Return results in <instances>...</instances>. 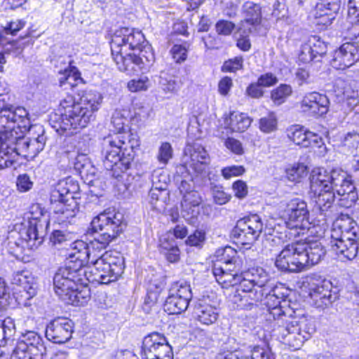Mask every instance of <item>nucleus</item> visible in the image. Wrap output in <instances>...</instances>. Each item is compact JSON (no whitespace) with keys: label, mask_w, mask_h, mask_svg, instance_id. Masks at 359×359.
<instances>
[{"label":"nucleus","mask_w":359,"mask_h":359,"mask_svg":"<svg viewBox=\"0 0 359 359\" xmlns=\"http://www.w3.org/2000/svg\"><path fill=\"white\" fill-rule=\"evenodd\" d=\"M310 189L322 211L327 210L339 198V205L350 207L357 194L351 177L341 168H315L310 176Z\"/></svg>","instance_id":"1"},{"label":"nucleus","mask_w":359,"mask_h":359,"mask_svg":"<svg viewBox=\"0 0 359 359\" xmlns=\"http://www.w3.org/2000/svg\"><path fill=\"white\" fill-rule=\"evenodd\" d=\"M326 250L318 241H297L287 244L276 259L280 271L298 273L306 271L324 259Z\"/></svg>","instance_id":"2"},{"label":"nucleus","mask_w":359,"mask_h":359,"mask_svg":"<svg viewBox=\"0 0 359 359\" xmlns=\"http://www.w3.org/2000/svg\"><path fill=\"white\" fill-rule=\"evenodd\" d=\"M127 139L123 134H114L102 141L101 155L103 165L114 178L120 177L122 173L130 169L134 159L133 147L126 142Z\"/></svg>","instance_id":"3"},{"label":"nucleus","mask_w":359,"mask_h":359,"mask_svg":"<svg viewBox=\"0 0 359 359\" xmlns=\"http://www.w3.org/2000/svg\"><path fill=\"white\" fill-rule=\"evenodd\" d=\"M100 249H90L88 264L94 268L90 275L92 281L108 284L116 281L125 269L123 256L117 251H107L100 255Z\"/></svg>","instance_id":"4"},{"label":"nucleus","mask_w":359,"mask_h":359,"mask_svg":"<svg viewBox=\"0 0 359 359\" xmlns=\"http://www.w3.org/2000/svg\"><path fill=\"white\" fill-rule=\"evenodd\" d=\"M126 227L124 216L120 212L104 211L95 217L88 231L96 233L90 249H105L121 233Z\"/></svg>","instance_id":"5"},{"label":"nucleus","mask_w":359,"mask_h":359,"mask_svg":"<svg viewBox=\"0 0 359 359\" xmlns=\"http://www.w3.org/2000/svg\"><path fill=\"white\" fill-rule=\"evenodd\" d=\"M287 217L285 222L286 227L294 236L303 235L310 227L309 222V212L306 203L302 198L293 197L285 198L279 204Z\"/></svg>","instance_id":"6"},{"label":"nucleus","mask_w":359,"mask_h":359,"mask_svg":"<svg viewBox=\"0 0 359 359\" xmlns=\"http://www.w3.org/2000/svg\"><path fill=\"white\" fill-rule=\"evenodd\" d=\"M89 279L86 276V269L82 266L81 261L79 264L69 262L65 266L58 269L55 273L53 278L54 290L60 299L66 298L67 294Z\"/></svg>","instance_id":"7"},{"label":"nucleus","mask_w":359,"mask_h":359,"mask_svg":"<svg viewBox=\"0 0 359 359\" xmlns=\"http://www.w3.org/2000/svg\"><path fill=\"white\" fill-rule=\"evenodd\" d=\"M46 354V348L41 336L34 331H26L18 338L11 359H32Z\"/></svg>","instance_id":"8"},{"label":"nucleus","mask_w":359,"mask_h":359,"mask_svg":"<svg viewBox=\"0 0 359 359\" xmlns=\"http://www.w3.org/2000/svg\"><path fill=\"white\" fill-rule=\"evenodd\" d=\"M78 190V184H69L67 182H62L58 184V187L52 191L50 203L54 208V212L61 215V220L75 216V212L71 206L72 203H75L74 194L76 193Z\"/></svg>","instance_id":"9"},{"label":"nucleus","mask_w":359,"mask_h":359,"mask_svg":"<svg viewBox=\"0 0 359 359\" xmlns=\"http://www.w3.org/2000/svg\"><path fill=\"white\" fill-rule=\"evenodd\" d=\"M145 41L144 36L141 31L121 27L116 30L111 37V55L126 53L130 50L135 52L137 48H141Z\"/></svg>","instance_id":"10"},{"label":"nucleus","mask_w":359,"mask_h":359,"mask_svg":"<svg viewBox=\"0 0 359 359\" xmlns=\"http://www.w3.org/2000/svg\"><path fill=\"white\" fill-rule=\"evenodd\" d=\"M263 230V222L257 215H252L237 222L231 232L236 243L250 245L259 237Z\"/></svg>","instance_id":"11"},{"label":"nucleus","mask_w":359,"mask_h":359,"mask_svg":"<svg viewBox=\"0 0 359 359\" xmlns=\"http://www.w3.org/2000/svg\"><path fill=\"white\" fill-rule=\"evenodd\" d=\"M192 298L190 285L184 283H175L169 290L164 304V310L168 314H180L185 311Z\"/></svg>","instance_id":"12"},{"label":"nucleus","mask_w":359,"mask_h":359,"mask_svg":"<svg viewBox=\"0 0 359 359\" xmlns=\"http://www.w3.org/2000/svg\"><path fill=\"white\" fill-rule=\"evenodd\" d=\"M266 292H263V298L265 297V304L269 309V316L276 322L278 319L291 318L295 311L287 305L284 299V295L278 292V288L272 285L266 288Z\"/></svg>","instance_id":"13"},{"label":"nucleus","mask_w":359,"mask_h":359,"mask_svg":"<svg viewBox=\"0 0 359 359\" xmlns=\"http://www.w3.org/2000/svg\"><path fill=\"white\" fill-rule=\"evenodd\" d=\"M95 118L92 110L77 103L60 116V128L63 130L86 128Z\"/></svg>","instance_id":"14"},{"label":"nucleus","mask_w":359,"mask_h":359,"mask_svg":"<svg viewBox=\"0 0 359 359\" xmlns=\"http://www.w3.org/2000/svg\"><path fill=\"white\" fill-rule=\"evenodd\" d=\"M330 101L325 94L316 91L306 93L299 102V108L304 114L318 118L327 114Z\"/></svg>","instance_id":"15"},{"label":"nucleus","mask_w":359,"mask_h":359,"mask_svg":"<svg viewBox=\"0 0 359 359\" xmlns=\"http://www.w3.org/2000/svg\"><path fill=\"white\" fill-rule=\"evenodd\" d=\"M142 353L144 358L173 355L171 346L165 337L158 332H152L144 338Z\"/></svg>","instance_id":"16"},{"label":"nucleus","mask_w":359,"mask_h":359,"mask_svg":"<svg viewBox=\"0 0 359 359\" xmlns=\"http://www.w3.org/2000/svg\"><path fill=\"white\" fill-rule=\"evenodd\" d=\"M266 290H258L244 273L232 301L238 304V307L243 308L247 304H253L254 302L262 301L263 299V292H266Z\"/></svg>","instance_id":"17"},{"label":"nucleus","mask_w":359,"mask_h":359,"mask_svg":"<svg viewBox=\"0 0 359 359\" xmlns=\"http://www.w3.org/2000/svg\"><path fill=\"white\" fill-rule=\"evenodd\" d=\"M339 231L330 233V245L338 258L344 262L353 259L358 253V238L347 236L346 238H339Z\"/></svg>","instance_id":"18"},{"label":"nucleus","mask_w":359,"mask_h":359,"mask_svg":"<svg viewBox=\"0 0 359 359\" xmlns=\"http://www.w3.org/2000/svg\"><path fill=\"white\" fill-rule=\"evenodd\" d=\"M274 326V332L278 337L283 344L293 349H299L304 343V337L298 330H295V327L292 322H290V318L278 319Z\"/></svg>","instance_id":"19"},{"label":"nucleus","mask_w":359,"mask_h":359,"mask_svg":"<svg viewBox=\"0 0 359 359\" xmlns=\"http://www.w3.org/2000/svg\"><path fill=\"white\" fill-rule=\"evenodd\" d=\"M73 325V322L69 319L62 318L55 319L47 325L46 337L53 343H65L72 338Z\"/></svg>","instance_id":"20"},{"label":"nucleus","mask_w":359,"mask_h":359,"mask_svg":"<svg viewBox=\"0 0 359 359\" xmlns=\"http://www.w3.org/2000/svg\"><path fill=\"white\" fill-rule=\"evenodd\" d=\"M184 154L189 156V167L196 173H206L210 162V156L205 148L199 144H188L184 149Z\"/></svg>","instance_id":"21"},{"label":"nucleus","mask_w":359,"mask_h":359,"mask_svg":"<svg viewBox=\"0 0 359 359\" xmlns=\"http://www.w3.org/2000/svg\"><path fill=\"white\" fill-rule=\"evenodd\" d=\"M341 0H320L316 6L313 16L318 25L327 27L332 23L340 9Z\"/></svg>","instance_id":"22"},{"label":"nucleus","mask_w":359,"mask_h":359,"mask_svg":"<svg viewBox=\"0 0 359 359\" xmlns=\"http://www.w3.org/2000/svg\"><path fill=\"white\" fill-rule=\"evenodd\" d=\"M359 60V48L354 43H346L337 50L331 65L337 69H344Z\"/></svg>","instance_id":"23"},{"label":"nucleus","mask_w":359,"mask_h":359,"mask_svg":"<svg viewBox=\"0 0 359 359\" xmlns=\"http://www.w3.org/2000/svg\"><path fill=\"white\" fill-rule=\"evenodd\" d=\"M118 69L128 74H137L144 69L142 59H138L135 52L130 53H115L112 55Z\"/></svg>","instance_id":"24"},{"label":"nucleus","mask_w":359,"mask_h":359,"mask_svg":"<svg viewBox=\"0 0 359 359\" xmlns=\"http://www.w3.org/2000/svg\"><path fill=\"white\" fill-rule=\"evenodd\" d=\"M216 257L222 262L226 269L230 271H242V260L238 256L237 251L231 246L219 248L216 251Z\"/></svg>","instance_id":"25"},{"label":"nucleus","mask_w":359,"mask_h":359,"mask_svg":"<svg viewBox=\"0 0 359 359\" xmlns=\"http://www.w3.org/2000/svg\"><path fill=\"white\" fill-rule=\"evenodd\" d=\"M196 318L202 324L210 325L216 322L218 318L217 309L209 304L206 299H201L194 307Z\"/></svg>","instance_id":"26"},{"label":"nucleus","mask_w":359,"mask_h":359,"mask_svg":"<svg viewBox=\"0 0 359 359\" xmlns=\"http://www.w3.org/2000/svg\"><path fill=\"white\" fill-rule=\"evenodd\" d=\"M1 140L8 144L10 152L19 156H28L29 137H16L12 132L6 133L1 137Z\"/></svg>","instance_id":"27"},{"label":"nucleus","mask_w":359,"mask_h":359,"mask_svg":"<svg viewBox=\"0 0 359 359\" xmlns=\"http://www.w3.org/2000/svg\"><path fill=\"white\" fill-rule=\"evenodd\" d=\"M12 283L21 287L27 294V298H32L36 294V280L29 271H21L14 273L13 274Z\"/></svg>","instance_id":"28"},{"label":"nucleus","mask_w":359,"mask_h":359,"mask_svg":"<svg viewBox=\"0 0 359 359\" xmlns=\"http://www.w3.org/2000/svg\"><path fill=\"white\" fill-rule=\"evenodd\" d=\"M339 231V238H346L347 236L359 238L358 233L359 227L357 223L351 217H346L337 219L333 224L331 233Z\"/></svg>","instance_id":"29"},{"label":"nucleus","mask_w":359,"mask_h":359,"mask_svg":"<svg viewBox=\"0 0 359 359\" xmlns=\"http://www.w3.org/2000/svg\"><path fill=\"white\" fill-rule=\"evenodd\" d=\"M330 283L324 280L311 289L310 296L317 307L327 306L332 302V294L330 289Z\"/></svg>","instance_id":"30"},{"label":"nucleus","mask_w":359,"mask_h":359,"mask_svg":"<svg viewBox=\"0 0 359 359\" xmlns=\"http://www.w3.org/2000/svg\"><path fill=\"white\" fill-rule=\"evenodd\" d=\"M287 136L294 144L302 147H309L318 143L317 135L297 126L291 128Z\"/></svg>","instance_id":"31"},{"label":"nucleus","mask_w":359,"mask_h":359,"mask_svg":"<svg viewBox=\"0 0 359 359\" xmlns=\"http://www.w3.org/2000/svg\"><path fill=\"white\" fill-rule=\"evenodd\" d=\"M87 280L84 284H79L76 289H73L69 294H67L66 298L61 299L65 304L73 306H83L90 298V290L87 285Z\"/></svg>","instance_id":"32"},{"label":"nucleus","mask_w":359,"mask_h":359,"mask_svg":"<svg viewBox=\"0 0 359 359\" xmlns=\"http://www.w3.org/2000/svg\"><path fill=\"white\" fill-rule=\"evenodd\" d=\"M156 182L153 179V187L149 191V203L153 210L161 212L165 208V201L168 196V191L166 189L165 182L159 187L155 186Z\"/></svg>","instance_id":"33"},{"label":"nucleus","mask_w":359,"mask_h":359,"mask_svg":"<svg viewBox=\"0 0 359 359\" xmlns=\"http://www.w3.org/2000/svg\"><path fill=\"white\" fill-rule=\"evenodd\" d=\"M245 274L258 290H264L273 285L269 275L262 268H252L245 272Z\"/></svg>","instance_id":"34"},{"label":"nucleus","mask_w":359,"mask_h":359,"mask_svg":"<svg viewBox=\"0 0 359 359\" xmlns=\"http://www.w3.org/2000/svg\"><path fill=\"white\" fill-rule=\"evenodd\" d=\"M245 14V21L242 26L243 28L248 26H255L261 22V7L252 1L245 2L242 6Z\"/></svg>","instance_id":"35"},{"label":"nucleus","mask_w":359,"mask_h":359,"mask_svg":"<svg viewBox=\"0 0 359 359\" xmlns=\"http://www.w3.org/2000/svg\"><path fill=\"white\" fill-rule=\"evenodd\" d=\"M16 332L15 324L11 317H6L0 325V348L11 345Z\"/></svg>","instance_id":"36"},{"label":"nucleus","mask_w":359,"mask_h":359,"mask_svg":"<svg viewBox=\"0 0 359 359\" xmlns=\"http://www.w3.org/2000/svg\"><path fill=\"white\" fill-rule=\"evenodd\" d=\"M202 198L198 192L196 191H188L184 194L183 200L181 203L183 212H186L187 215L194 216L198 211L196 210L201 203Z\"/></svg>","instance_id":"37"},{"label":"nucleus","mask_w":359,"mask_h":359,"mask_svg":"<svg viewBox=\"0 0 359 359\" xmlns=\"http://www.w3.org/2000/svg\"><path fill=\"white\" fill-rule=\"evenodd\" d=\"M290 322H292L293 325L295 327V330H298L302 337H304V341L308 340L316 331L313 321L304 316L297 319L292 315Z\"/></svg>","instance_id":"38"},{"label":"nucleus","mask_w":359,"mask_h":359,"mask_svg":"<svg viewBox=\"0 0 359 359\" xmlns=\"http://www.w3.org/2000/svg\"><path fill=\"white\" fill-rule=\"evenodd\" d=\"M42 228V225L35 222H30L29 226L22 233V238L27 243L31 248H37L43 242V235L39 233V229Z\"/></svg>","instance_id":"39"},{"label":"nucleus","mask_w":359,"mask_h":359,"mask_svg":"<svg viewBox=\"0 0 359 359\" xmlns=\"http://www.w3.org/2000/svg\"><path fill=\"white\" fill-rule=\"evenodd\" d=\"M251 121L250 118L247 114L233 112L229 116V126L232 131L241 133L248 128Z\"/></svg>","instance_id":"40"},{"label":"nucleus","mask_w":359,"mask_h":359,"mask_svg":"<svg viewBox=\"0 0 359 359\" xmlns=\"http://www.w3.org/2000/svg\"><path fill=\"white\" fill-rule=\"evenodd\" d=\"M79 104L83 107L88 108V110H92V113L95 114L97 111L102 102V95L95 90L86 91L81 97Z\"/></svg>","instance_id":"41"},{"label":"nucleus","mask_w":359,"mask_h":359,"mask_svg":"<svg viewBox=\"0 0 359 359\" xmlns=\"http://www.w3.org/2000/svg\"><path fill=\"white\" fill-rule=\"evenodd\" d=\"M39 132L36 137H29V149L27 157H35L39 152H41L46 145V136L45 135L44 130L39 128Z\"/></svg>","instance_id":"42"},{"label":"nucleus","mask_w":359,"mask_h":359,"mask_svg":"<svg viewBox=\"0 0 359 359\" xmlns=\"http://www.w3.org/2000/svg\"><path fill=\"white\" fill-rule=\"evenodd\" d=\"M22 122L13 106L9 105L0 110V123L4 128H11L9 123Z\"/></svg>","instance_id":"43"},{"label":"nucleus","mask_w":359,"mask_h":359,"mask_svg":"<svg viewBox=\"0 0 359 359\" xmlns=\"http://www.w3.org/2000/svg\"><path fill=\"white\" fill-rule=\"evenodd\" d=\"M292 93L291 86L287 84H280L276 88L273 89L271 93V98L276 105H280L284 103L287 97Z\"/></svg>","instance_id":"44"},{"label":"nucleus","mask_w":359,"mask_h":359,"mask_svg":"<svg viewBox=\"0 0 359 359\" xmlns=\"http://www.w3.org/2000/svg\"><path fill=\"white\" fill-rule=\"evenodd\" d=\"M16 163V154L10 152L8 146L1 140L0 145V170L11 167Z\"/></svg>","instance_id":"45"},{"label":"nucleus","mask_w":359,"mask_h":359,"mask_svg":"<svg viewBox=\"0 0 359 359\" xmlns=\"http://www.w3.org/2000/svg\"><path fill=\"white\" fill-rule=\"evenodd\" d=\"M136 51H138V54H137L138 59H142L144 62V69H148L155 59L151 46L147 41H145L141 48H137Z\"/></svg>","instance_id":"46"},{"label":"nucleus","mask_w":359,"mask_h":359,"mask_svg":"<svg viewBox=\"0 0 359 359\" xmlns=\"http://www.w3.org/2000/svg\"><path fill=\"white\" fill-rule=\"evenodd\" d=\"M308 44L311 46V52L314 55L316 61H319L323 55L327 53V46L325 42L321 41L320 38L317 36H312L308 41Z\"/></svg>","instance_id":"47"},{"label":"nucleus","mask_w":359,"mask_h":359,"mask_svg":"<svg viewBox=\"0 0 359 359\" xmlns=\"http://www.w3.org/2000/svg\"><path fill=\"white\" fill-rule=\"evenodd\" d=\"M72 240V235L70 233L61 230L53 231L50 237V241L55 246L69 245Z\"/></svg>","instance_id":"48"},{"label":"nucleus","mask_w":359,"mask_h":359,"mask_svg":"<svg viewBox=\"0 0 359 359\" xmlns=\"http://www.w3.org/2000/svg\"><path fill=\"white\" fill-rule=\"evenodd\" d=\"M159 86L165 93H173L177 88V83L172 76L161 73L159 77Z\"/></svg>","instance_id":"49"},{"label":"nucleus","mask_w":359,"mask_h":359,"mask_svg":"<svg viewBox=\"0 0 359 359\" xmlns=\"http://www.w3.org/2000/svg\"><path fill=\"white\" fill-rule=\"evenodd\" d=\"M343 147L353 152L359 145V133L351 131L347 133L341 140Z\"/></svg>","instance_id":"50"},{"label":"nucleus","mask_w":359,"mask_h":359,"mask_svg":"<svg viewBox=\"0 0 359 359\" xmlns=\"http://www.w3.org/2000/svg\"><path fill=\"white\" fill-rule=\"evenodd\" d=\"M74 168L79 172L81 175H88L89 169L92 168L90 163L86 154H78L75 158Z\"/></svg>","instance_id":"51"},{"label":"nucleus","mask_w":359,"mask_h":359,"mask_svg":"<svg viewBox=\"0 0 359 359\" xmlns=\"http://www.w3.org/2000/svg\"><path fill=\"white\" fill-rule=\"evenodd\" d=\"M276 126L277 120L273 113H270L259 120V128L264 133H271L276 129Z\"/></svg>","instance_id":"52"},{"label":"nucleus","mask_w":359,"mask_h":359,"mask_svg":"<svg viewBox=\"0 0 359 359\" xmlns=\"http://www.w3.org/2000/svg\"><path fill=\"white\" fill-rule=\"evenodd\" d=\"M307 175V168L303 164L293 166L287 170V176L292 182H298L301 178Z\"/></svg>","instance_id":"53"},{"label":"nucleus","mask_w":359,"mask_h":359,"mask_svg":"<svg viewBox=\"0 0 359 359\" xmlns=\"http://www.w3.org/2000/svg\"><path fill=\"white\" fill-rule=\"evenodd\" d=\"M212 196L214 201L218 205L226 204L231 198V194L225 192L222 187L217 185L212 188Z\"/></svg>","instance_id":"54"},{"label":"nucleus","mask_w":359,"mask_h":359,"mask_svg":"<svg viewBox=\"0 0 359 359\" xmlns=\"http://www.w3.org/2000/svg\"><path fill=\"white\" fill-rule=\"evenodd\" d=\"M205 241V233L202 230H196L186 241L187 245L198 248H202Z\"/></svg>","instance_id":"55"},{"label":"nucleus","mask_w":359,"mask_h":359,"mask_svg":"<svg viewBox=\"0 0 359 359\" xmlns=\"http://www.w3.org/2000/svg\"><path fill=\"white\" fill-rule=\"evenodd\" d=\"M172 157V148L170 143L163 142L158 149L157 158L163 164H167L169 160Z\"/></svg>","instance_id":"56"},{"label":"nucleus","mask_w":359,"mask_h":359,"mask_svg":"<svg viewBox=\"0 0 359 359\" xmlns=\"http://www.w3.org/2000/svg\"><path fill=\"white\" fill-rule=\"evenodd\" d=\"M243 59L242 57H236L230 59L223 64L222 71L224 72H234L243 68Z\"/></svg>","instance_id":"57"},{"label":"nucleus","mask_w":359,"mask_h":359,"mask_svg":"<svg viewBox=\"0 0 359 359\" xmlns=\"http://www.w3.org/2000/svg\"><path fill=\"white\" fill-rule=\"evenodd\" d=\"M126 118L123 116L120 111L116 110L111 116V123L113 126L114 130L117 132L116 134H122L121 132L124 130Z\"/></svg>","instance_id":"58"},{"label":"nucleus","mask_w":359,"mask_h":359,"mask_svg":"<svg viewBox=\"0 0 359 359\" xmlns=\"http://www.w3.org/2000/svg\"><path fill=\"white\" fill-rule=\"evenodd\" d=\"M91 243V241L88 243H84L82 241H76L75 242H72V240L71 241V243H69V245L72 246V248L75 250H78V252L80 255L77 259H79L78 262H76L77 264H79L80 261L81 260V254H83L86 255V259H87V263L88 264V251H89V245ZM83 263V262H81Z\"/></svg>","instance_id":"59"},{"label":"nucleus","mask_w":359,"mask_h":359,"mask_svg":"<svg viewBox=\"0 0 359 359\" xmlns=\"http://www.w3.org/2000/svg\"><path fill=\"white\" fill-rule=\"evenodd\" d=\"M348 17L351 24L359 23V0L348 1Z\"/></svg>","instance_id":"60"},{"label":"nucleus","mask_w":359,"mask_h":359,"mask_svg":"<svg viewBox=\"0 0 359 359\" xmlns=\"http://www.w3.org/2000/svg\"><path fill=\"white\" fill-rule=\"evenodd\" d=\"M311 50L312 49L311 46H309L307 42L303 44L301 47V50L299 54V61L304 64H309L313 60L316 61V59Z\"/></svg>","instance_id":"61"},{"label":"nucleus","mask_w":359,"mask_h":359,"mask_svg":"<svg viewBox=\"0 0 359 359\" xmlns=\"http://www.w3.org/2000/svg\"><path fill=\"white\" fill-rule=\"evenodd\" d=\"M170 53L173 59L177 63L184 62L187 57V50L183 45H174L170 50Z\"/></svg>","instance_id":"62"},{"label":"nucleus","mask_w":359,"mask_h":359,"mask_svg":"<svg viewBox=\"0 0 359 359\" xmlns=\"http://www.w3.org/2000/svg\"><path fill=\"white\" fill-rule=\"evenodd\" d=\"M216 31L219 34L227 36L231 34L235 28V24L228 20H219L215 25Z\"/></svg>","instance_id":"63"},{"label":"nucleus","mask_w":359,"mask_h":359,"mask_svg":"<svg viewBox=\"0 0 359 359\" xmlns=\"http://www.w3.org/2000/svg\"><path fill=\"white\" fill-rule=\"evenodd\" d=\"M238 273L236 271H226L219 284L223 287H228L237 284L238 280H237Z\"/></svg>","instance_id":"64"}]
</instances>
